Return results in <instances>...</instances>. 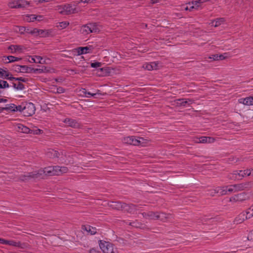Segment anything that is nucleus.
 I'll list each match as a JSON object with an SVG mask.
<instances>
[{
  "label": "nucleus",
  "mask_w": 253,
  "mask_h": 253,
  "mask_svg": "<svg viewBox=\"0 0 253 253\" xmlns=\"http://www.w3.org/2000/svg\"><path fill=\"white\" fill-rule=\"evenodd\" d=\"M246 219H247V216H245L244 213L242 212L235 218L234 222L236 224H240L242 223Z\"/></svg>",
  "instance_id": "6ab92c4d"
},
{
  "label": "nucleus",
  "mask_w": 253,
  "mask_h": 253,
  "mask_svg": "<svg viewBox=\"0 0 253 253\" xmlns=\"http://www.w3.org/2000/svg\"><path fill=\"white\" fill-rule=\"evenodd\" d=\"M2 244L7 245L10 246L15 247H20L21 245L20 242H17L14 240H5L4 239H3Z\"/></svg>",
  "instance_id": "f3484780"
},
{
  "label": "nucleus",
  "mask_w": 253,
  "mask_h": 253,
  "mask_svg": "<svg viewBox=\"0 0 253 253\" xmlns=\"http://www.w3.org/2000/svg\"><path fill=\"white\" fill-rule=\"evenodd\" d=\"M53 152L54 153L53 156L54 157H58L57 153L55 151L52 150Z\"/></svg>",
  "instance_id": "13d9d810"
},
{
  "label": "nucleus",
  "mask_w": 253,
  "mask_h": 253,
  "mask_svg": "<svg viewBox=\"0 0 253 253\" xmlns=\"http://www.w3.org/2000/svg\"><path fill=\"white\" fill-rule=\"evenodd\" d=\"M99 30L100 27L96 23H88L83 26L81 28V32L84 35H87L91 33H97Z\"/></svg>",
  "instance_id": "39448f33"
},
{
  "label": "nucleus",
  "mask_w": 253,
  "mask_h": 253,
  "mask_svg": "<svg viewBox=\"0 0 253 253\" xmlns=\"http://www.w3.org/2000/svg\"><path fill=\"white\" fill-rule=\"evenodd\" d=\"M192 101L190 99H182L181 100L180 104L183 106H185L186 104H191Z\"/></svg>",
  "instance_id": "ea45409f"
},
{
  "label": "nucleus",
  "mask_w": 253,
  "mask_h": 253,
  "mask_svg": "<svg viewBox=\"0 0 253 253\" xmlns=\"http://www.w3.org/2000/svg\"><path fill=\"white\" fill-rule=\"evenodd\" d=\"M102 65L101 63L99 62H95L93 63H91L90 66L92 68H98L101 67Z\"/></svg>",
  "instance_id": "a19ab883"
},
{
  "label": "nucleus",
  "mask_w": 253,
  "mask_h": 253,
  "mask_svg": "<svg viewBox=\"0 0 253 253\" xmlns=\"http://www.w3.org/2000/svg\"><path fill=\"white\" fill-rule=\"evenodd\" d=\"M248 184L247 183H240L222 187H218L216 189L212 190L209 194L211 196H214L216 193L220 195L229 194L245 190L248 187Z\"/></svg>",
  "instance_id": "f03ea898"
},
{
  "label": "nucleus",
  "mask_w": 253,
  "mask_h": 253,
  "mask_svg": "<svg viewBox=\"0 0 253 253\" xmlns=\"http://www.w3.org/2000/svg\"><path fill=\"white\" fill-rule=\"evenodd\" d=\"M35 55L34 56H29L28 57V60L30 63H36Z\"/></svg>",
  "instance_id": "37998d69"
},
{
  "label": "nucleus",
  "mask_w": 253,
  "mask_h": 253,
  "mask_svg": "<svg viewBox=\"0 0 253 253\" xmlns=\"http://www.w3.org/2000/svg\"><path fill=\"white\" fill-rule=\"evenodd\" d=\"M13 87L17 90H23L24 88V85L22 83H18L17 84H13Z\"/></svg>",
  "instance_id": "72a5a7b5"
},
{
  "label": "nucleus",
  "mask_w": 253,
  "mask_h": 253,
  "mask_svg": "<svg viewBox=\"0 0 253 253\" xmlns=\"http://www.w3.org/2000/svg\"><path fill=\"white\" fill-rule=\"evenodd\" d=\"M213 55H211L209 56L208 57V59H211V61H212L213 60Z\"/></svg>",
  "instance_id": "052dcab7"
},
{
  "label": "nucleus",
  "mask_w": 253,
  "mask_h": 253,
  "mask_svg": "<svg viewBox=\"0 0 253 253\" xmlns=\"http://www.w3.org/2000/svg\"><path fill=\"white\" fill-rule=\"evenodd\" d=\"M3 238H0V244H2V242L3 241Z\"/></svg>",
  "instance_id": "680f3d73"
},
{
  "label": "nucleus",
  "mask_w": 253,
  "mask_h": 253,
  "mask_svg": "<svg viewBox=\"0 0 253 253\" xmlns=\"http://www.w3.org/2000/svg\"><path fill=\"white\" fill-rule=\"evenodd\" d=\"M123 142L125 143L136 145L137 141H136V137L131 136H127L125 137L123 139Z\"/></svg>",
  "instance_id": "dca6fc26"
},
{
  "label": "nucleus",
  "mask_w": 253,
  "mask_h": 253,
  "mask_svg": "<svg viewBox=\"0 0 253 253\" xmlns=\"http://www.w3.org/2000/svg\"><path fill=\"white\" fill-rule=\"evenodd\" d=\"M212 55L213 56V60H223L225 58V56L224 54H214Z\"/></svg>",
  "instance_id": "f704fd0d"
},
{
  "label": "nucleus",
  "mask_w": 253,
  "mask_h": 253,
  "mask_svg": "<svg viewBox=\"0 0 253 253\" xmlns=\"http://www.w3.org/2000/svg\"><path fill=\"white\" fill-rule=\"evenodd\" d=\"M51 30H42L39 29L38 35L41 37H48L51 35Z\"/></svg>",
  "instance_id": "412c9836"
},
{
  "label": "nucleus",
  "mask_w": 253,
  "mask_h": 253,
  "mask_svg": "<svg viewBox=\"0 0 253 253\" xmlns=\"http://www.w3.org/2000/svg\"><path fill=\"white\" fill-rule=\"evenodd\" d=\"M209 0H195L189 2L187 4L186 7L185 8V10H191L192 9H197L200 5L204 2H206Z\"/></svg>",
  "instance_id": "9b49d317"
},
{
  "label": "nucleus",
  "mask_w": 253,
  "mask_h": 253,
  "mask_svg": "<svg viewBox=\"0 0 253 253\" xmlns=\"http://www.w3.org/2000/svg\"><path fill=\"white\" fill-rule=\"evenodd\" d=\"M248 173L249 174L248 176H253V169H248Z\"/></svg>",
  "instance_id": "5fc2aeb1"
},
{
  "label": "nucleus",
  "mask_w": 253,
  "mask_h": 253,
  "mask_svg": "<svg viewBox=\"0 0 253 253\" xmlns=\"http://www.w3.org/2000/svg\"><path fill=\"white\" fill-rule=\"evenodd\" d=\"M16 108V105L14 104H10L7 105L6 106L3 108V110L15 112V109Z\"/></svg>",
  "instance_id": "7c9ffc66"
},
{
  "label": "nucleus",
  "mask_w": 253,
  "mask_h": 253,
  "mask_svg": "<svg viewBox=\"0 0 253 253\" xmlns=\"http://www.w3.org/2000/svg\"><path fill=\"white\" fill-rule=\"evenodd\" d=\"M244 213L245 216H247V219L251 218L253 216V212L250 209H248L245 211L243 212Z\"/></svg>",
  "instance_id": "473e14b6"
},
{
  "label": "nucleus",
  "mask_w": 253,
  "mask_h": 253,
  "mask_svg": "<svg viewBox=\"0 0 253 253\" xmlns=\"http://www.w3.org/2000/svg\"><path fill=\"white\" fill-rule=\"evenodd\" d=\"M68 171V168L65 167L50 166L45 168L43 169H41L38 170L27 173V174H22L20 176V179L22 181H25L31 179H39L43 178L44 175H60Z\"/></svg>",
  "instance_id": "f257e3e1"
},
{
  "label": "nucleus",
  "mask_w": 253,
  "mask_h": 253,
  "mask_svg": "<svg viewBox=\"0 0 253 253\" xmlns=\"http://www.w3.org/2000/svg\"><path fill=\"white\" fill-rule=\"evenodd\" d=\"M128 224L136 228L140 227L139 224L136 222H128Z\"/></svg>",
  "instance_id": "c03bdc74"
},
{
  "label": "nucleus",
  "mask_w": 253,
  "mask_h": 253,
  "mask_svg": "<svg viewBox=\"0 0 253 253\" xmlns=\"http://www.w3.org/2000/svg\"><path fill=\"white\" fill-rule=\"evenodd\" d=\"M32 28L29 27H26V30L25 33H28L31 34Z\"/></svg>",
  "instance_id": "864d4df0"
},
{
  "label": "nucleus",
  "mask_w": 253,
  "mask_h": 253,
  "mask_svg": "<svg viewBox=\"0 0 253 253\" xmlns=\"http://www.w3.org/2000/svg\"><path fill=\"white\" fill-rule=\"evenodd\" d=\"M10 79V80H15L16 81H22V82H25V80L23 78H22V77H20V78H9V79Z\"/></svg>",
  "instance_id": "49530a36"
},
{
  "label": "nucleus",
  "mask_w": 253,
  "mask_h": 253,
  "mask_svg": "<svg viewBox=\"0 0 253 253\" xmlns=\"http://www.w3.org/2000/svg\"><path fill=\"white\" fill-rule=\"evenodd\" d=\"M43 130L36 127L30 129V133H33L34 134H39L42 133Z\"/></svg>",
  "instance_id": "2f4dec72"
},
{
  "label": "nucleus",
  "mask_w": 253,
  "mask_h": 253,
  "mask_svg": "<svg viewBox=\"0 0 253 253\" xmlns=\"http://www.w3.org/2000/svg\"><path fill=\"white\" fill-rule=\"evenodd\" d=\"M214 141V139L212 137H206V136H202L199 138H197V140L195 141L197 143H211L213 142Z\"/></svg>",
  "instance_id": "4468645a"
},
{
  "label": "nucleus",
  "mask_w": 253,
  "mask_h": 253,
  "mask_svg": "<svg viewBox=\"0 0 253 253\" xmlns=\"http://www.w3.org/2000/svg\"><path fill=\"white\" fill-rule=\"evenodd\" d=\"M144 216L147 218L151 219H158V213H155L152 211H149L147 213H144Z\"/></svg>",
  "instance_id": "b1692460"
},
{
  "label": "nucleus",
  "mask_w": 253,
  "mask_h": 253,
  "mask_svg": "<svg viewBox=\"0 0 253 253\" xmlns=\"http://www.w3.org/2000/svg\"><path fill=\"white\" fill-rule=\"evenodd\" d=\"M17 130L21 132L28 133L30 131V128L22 124H19L17 126Z\"/></svg>",
  "instance_id": "4be33fe9"
},
{
  "label": "nucleus",
  "mask_w": 253,
  "mask_h": 253,
  "mask_svg": "<svg viewBox=\"0 0 253 253\" xmlns=\"http://www.w3.org/2000/svg\"><path fill=\"white\" fill-rule=\"evenodd\" d=\"M136 141H137V144H136V145L137 146H145L148 143V140L143 137H136Z\"/></svg>",
  "instance_id": "aec40b11"
},
{
  "label": "nucleus",
  "mask_w": 253,
  "mask_h": 253,
  "mask_svg": "<svg viewBox=\"0 0 253 253\" xmlns=\"http://www.w3.org/2000/svg\"><path fill=\"white\" fill-rule=\"evenodd\" d=\"M64 123L69 126L73 127H76L78 126V124L77 122L73 119H66L64 120Z\"/></svg>",
  "instance_id": "5701e85b"
},
{
  "label": "nucleus",
  "mask_w": 253,
  "mask_h": 253,
  "mask_svg": "<svg viewBox=\"0 0 253 253\" xmlns=\"http://www.w3.org/2000/svg\"><path fill=\"white\" fill-rule=\"evenodd\" d=\"M35 57L36 63H40V62H41L40 61L41 60L42 57L40 56L35 55Z\"/></svg>",
  "instance_id": "3c124183"
},
{
  "label": "nucleus",
  "mask_w": 253,
  "mask_h": 253,
  "mask_svg": "<svg viewBox=\"0 0 253 253\" xmlns=\"http://www.w3.org/2000/svg\"><path fill=\"white\" fill-rule=\"evenodd\" d=\"M78 4L77 0L70 3L58 5L56 7V10L59 13L64 15L76 13L80 11V9L78 6Z\"/></svg>",
  "instance_id": "7ed1b4c3"
},
{
  "label": "nucleus",
  "mask_w": 253,
  "mask_h": 253,
  "mask_svg": "<svg viewBox=\"0 0 253 253\" xmlns=\"http://www.w3.org/2000/svg\"><path fill=\"white\" fill-rule=\"evenodd\" d=\"M110 206L117 210H122L124 211H126L128 212H133L135 209V206L134 205H128L125 203H122L119 202H112Z\"/></svg>",
  "instance_id": "20e7f679"
},
{
  "label": "nucleus",
  "mask_w": 253,
  "mask_h": 253,
  "mask_svg": "<svg viewBox=\"0 0 253 253\" xmlns=\"http://www.w3.org/2000/svg\"><path fill=\"white\" fill-rule=\"evenodd\" d=\"M169 214H166L165 213H158V219H159L160 220L164 221H165L167 219L169 218Z\"/></svg>",
  "instance_id": "cd10ccee"
},
{
  "label": "nucleus",
  "mask_w": 253,
  "mask_h": 253,
  "mask_svg": "<svg viewBox=\"0 0 253 253\" xmlns=\"http://www.w3.org/2000/svg\"><path fill=\"white\" fill-rule=\"evenodd\" d=\"M17 69L18 70L21 72H25L27 69V67L25 66H17Z\"/></svg>",
  "instance_id": "79ce46f5"
},
{
  "label": "nucleus",
  "mask_w": 253,
  "mask_h": 253,
  "mask_svg": "<svg viewBox=\"0 0 253 253\" xmlns=\"http://www.w3.org/2000/svg\"><path fill=\"white\" fill-rule=\"evenodd\" d=\"M35 107L32 103H24L23 114L25 116H31L35 113Z\"/></svg>",
  "instance_id": "9d476101"
},
{
  "label": "nucleus",
  "mask_w": 253,
  "mask_h": 253,
  "mask_svg": "<svg viewBox=\"0 0 253 253\" xmlns=\"http://www.w3.org/2000/svg\"><path fill=\"white\" fill-rule=\"evenodd\" d=\"M240 103L246 105H253V96H249L246 98H241L238 100Z\"/></svg>",
  "instance_id": "2eb2a0df"
},
{
  "label": "nucleus",
  "mask_w": 253,
  "mask_h": 253,
  "mask_svg": "<svg viewBox=\"0 0 253 253\" xmlns=\"http://www.w3.org/2000/svg\"><path fill=\"white\" fill-rule=\"evenodd\" d=\"M9 73L4 69L0 68V78L4 79H9Z\"/></svg>",
  "instance_id": "a878e982"
},
{
  "label": "nucleus",
  "mask_w": 253,
  "mask_h": 253,
  "mask_svg": "<svg viewBox=\"0 0 253 253\" xmlns=\"http://www.w3.org/2000/svg\"><path fill=\"white\" fill-rule=\"evenodd\" d=\"M39 32V29L37 28H32L31 35L34 36H38Z\"/></svg>",
  "instance_id": "a18cd8bd"
},
{
  "label": "nucleus",
  "mask_w": 253,
  "mask_h": 253,
  "mask_svg": "<svg viewBox=\"0 0 253 253\" xmlns=\"http://www.w3.org/2000/svg\"><path fill=\"white\" fill-rule=\"evenodd\" d=\"M243 196V194H240L238 195V199H240V200H242L243 198H242V197Z\"/></svg>",
  "instance_id": "4d7b16f0"
},
{
  "label": "nucleus",
  "mask_w": 253,
  "mask_h": 253,
  "mask_svg": "<svg viewBox=\"0 0 253 253\" xmlns=\"http://www.w3.org/2000/svg\"><path fill=\"white\" fill-rule=\"evenodd\" d=\"M69 25V23L67 21H63L59 22L56 25V27L60 30L66 28Z\"/></svg>",
  "instance_id": "bb28decb"
},
{
  "label": "nucleus",
  "mask_w": 253,
  "mask_h": 253,
  "mask_svg": "<svg viewBox=\"0 0 253 253\" xmlns=\"http://www.w3.org/2000/svg\"><path fill=\"white\" fill-rule=\"evenodd\" d=\"M6 101V99H2V98H0V103L5 102Z\"/></svg>",
  "instance_id": "bf43d9fd"
},
{
  "label": "nucleus",
  "mask_w": 253,
  "mask_h": 253,
  "mask_svg": "<svg viewBox=\"0 0 253 253\" xmlns=\"http://www.w3.org/2000/svg\"><path fill=\"white\" fill-rule=\"evenodd\" d=\"M40 62H40V64H46L45 59L43 58L42 57L41 58V60Z\"/></svg>",
  "instance_id": "6e6d98bb"
},
{
  "label": "nucleus",
  "mask_w": 253,
  "mask_h": 253,
  "mask_svg": "<svg viewBox=\"0 0 253 253\" xmlns=\"http://www.w3.org/2000/svg\"><path fill=\"white\" fill-rule=\"evenodd\" d=\"M8 49L10 50L11 53H21L23 51L24 47L20 45H11Z\"/></svg>",
  "instance_id": "ddd939ff"
},
{
  "label": "nucleus",
  "mask_w": 253,
  "mask_h": 253,
  "mask_svg": "<svg viewBox=\"0 0 253 253\" xmlns=\"http://www.w3.org/2000/svg\"><path fill=\"white\" fill-rule=\"evenodd\" d=\"M8 86V84L6 81L0 80V88H5Z\"/></svg>",
  "instance_id": "e433bc0d"
},
{
  "label": "nucleus",
  "mask_w": 253,
  "mask_h": 253,
  "mask_svg": "<svg viewBox=\"0 0 253 253\" xmlns=\"http://www.w3.org/2000/svg\"><path fill=\"white\" fill-rule=\"evenodd\" d=\"M80 91L81 92V93H82L83 94V95L85 96V97H94L95 98H96V96L97 95H99V94H100V93H99V90H98L97 91V92L96 93H91V92H87L85 89L84 88H82Z\"/></svg>",
  "instance_id": "a211bd4d"
},
{
  "label": "nucleus",
  "mask_w": 253,
  "mask_h": 253,
  "mask_svg": "<svg viewBox=\"0 0 253 253\" xmlns=\"http://www.w3.org/2000/svg\"><path fill=\"white\" fill-rule=\"evenodd\" d=\"M94 47L92 45H88L84 47H79L73 50V54L75 56H79L82 54L92 53Z\"/></svg>",
  "instance_id": "0eeeda50"
},
{
  "label": "nucleus",
  "mask_w": 253,
  "mask_h": 253,
  "mask_svg": "<svg viewBox=\"0 0 253 253\" xmlns=\"http://www.w3.org/2000/svg\"><path fill=\"white\" fill-rule=\"evenodd\" d=\"M29 5V2L26 0H11L8 3L9 7L11 8H25Z\"/></svg>",
  "instance_id": "6e6552de"
},
{
  "label": "nucleus",
  "mask_w": 253,
  "mask_h": 253,
  "mask_svg": "<svg viewBox=\"0 0 253 253\" xmlns=\"http://www.w3.org/2000/svg\"><path fill=\"white\" fill-rule=\"evenodd\" d=\"M248 239L249 240L253 241V230L249 234Z\"/></svg>",
  "instance_id": "8fccbe9b"
},
{
  "label": "nucleus",
  "mask_w": 253,
  "mask_h": 253,
  "mask_svg": "<svg viewBox=\"0 0 253 253\" xmlns=\"http://www.w3.org/2000/svg\"><path fill=\"white\" fill-rule=\"evenodd\" d=\"M161 66V64L158 62H152L144 64L143 67L149 71L158 69Z\"/></svg>",
  "instance_id": "f8f14e48"
},
{
  "label": "nucleus",
  "mask_w": 253,
  "mask_h": 253,
  "mask_svg": "<svg viewBox=\"0 0 253 253\" xmlns=\"http://www.w3.org/2000/svg\"><path fill=\"white\" fill-rule=\"evenodd\" d=\"M25 30L26 27H16L14 29V31L21 34H24L25 33Z\"/></svg>",
  "instance_id": "c9c22d12"
},
{
  "label": "nucleus",
  "mask_w": 253,
  "mask_h": 253,
  "mask_svg": "<svg viewBox=\"0 0 253 253\" xmlns=\"http://www.w3.org/2000/svg\"><path fill=\"white\" fill-rule=\"evenodd\" d=\"M248 169L235 170L229 175V178L233 180H239L244 176H248Z\"/></svg>",
  "instance_id": "1a4fd4ad"
},
{
  "label": "nucleus",
  "mask_w": 253,
  "mask_h": 253,
  "mask_svg": "<svg viewBox=\"0 0 253 253\" xmlns=\"http://www.w3.org/2000/svg\"><path fill=\"white\" fill-rule=\"evenodd\" d=\"M224 21V18H220L218 19H216V20H214L212 23V26H213L214 27H217L219 25H220L221 23H222Z\"/></svg>",
  "instance_id": "c85d7f7f"
},
{
  "label": "nucleus",
  "mask_w": 253,
  "mask_h": 253,
  "mask_svg": "<svg viewBox=\"0 0 253 253\" xmlns=\"http://www.w3.org/2000/svg\"><path fill=\"white\" fill-rule=\"evenodd\" d=\"M84 229L91 235H94L97 232V229L90 225L84 226Z\"/></svg>",
  "instance_id": "393cba45"
},
{
  "label": "nucleus",
  "mask_w": 253,
  "mask_h": 253,
  "mask_svg": "<svg viewBox=\"0 0 253 253\" xmlns=\"http://www.w3.org/2000/svg\"><path fill=\"white\" fill-rule=\"evenodd\" d=\"M24 106V103H23L20 105L16 106V108L15 109V112H20L23 113V110Z\"/></svg>",
  "instance_id": "58836bf2"
},
{
  "label": "nucleus",
  "mask_w": 253,
  "mask_h": 253,
  "mask_svg": "<svg viewBox=\"0 0 253 253\" xmlns=\"http://www.w3.org/2000/svg\"><path fill=\"white\" fill-rule=\"evenodd\" d=\"M35 18H36V21H42L43 19V16L42 15H35Z\"/></svg>",
  "instance_id": "09e8293b"
},
{
  "label": "nucleus",
  "mask_w": 253,
  "mask_h": 253,
  "mask_svg": "<svg viewBox=\"0 0 253 253\" xmlns=\"http://www.w3.org/2000/svg\"><path fill=\"white\" fill-rule=\"evenodd\" d=\"M89 253H100L99 251L96 250L94 248L90 250Z\"/></svg>",
  "instance_id": "603ef678"
},
{
  "label": "nucleus",
  "mask_w": 253,
  "mask_h": 253,
  "mask_svg": "<svg viewBox=\"0 0 253 253\" xmlns=\"http://www.w3.org/2000/svg\"><path fill=\"white\" fill-rule=\"evenodd\" d=\"M65 91V89L62 87H59L57 88L56 92L58 93H62Z\"/></svg>",
  "instance_id": "de8ad7c7"
},
{
  "label": "nucleus",
  "mask_w": 253,
  "mask_h": 253,
  "mask_svg": "<svg viewBox=\"0 0 253 253\" xmlns=\"http://www.w3.org/2000/svg\"><path fill=\"white\" fill-rule=\"evenodd\" d=\"M24 20L28 22H34V21H36L35 15H27L25 17Z\"/></svg>",
  "instance_id": "c756f323"
},
{
  "label": "nucleus",
  "mask_w": 253,
  "mask_h": 253,
  "mask_svg": "<svg viewBox=\"0 0 253 253\" xmlns=\"http://www.w3.org/2000/svg\"><path fill=\"white\" fill-rule=\"evenodd\" d=\"M99 246L104 253H119L117 249L109 242L100 241Z\"/></svg>",
  "instance_id": "423d86ee"
},
{
  "label": "nucleus",
  "mask_w": 253,
  "mask_h": 253,
  "mask_svg": "<svg viewBox=\"0 0 253 253\" xmlns=\"http://www.w3.org/2000/svg\"><path fill=\"white\" fill-rule=\"evenodd\" d=\"M7 58L9 62H13L20 60V58L14 57L13 56H8L7 57Z\"/></svg>",
  "instance_id": "4c0bfd02"
}]
</instances>
